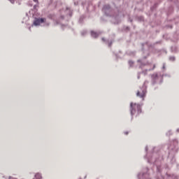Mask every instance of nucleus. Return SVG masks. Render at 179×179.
I'll list each match as a JSON object with an SVG mask.
<instances>
[{
  "mask_svg": "<svg viewBox=\"0 0 179 179\" xmlns=\"http://www.w3.org/2000/svg\"><path fill=\"white\" fill-rule=\"evenodd\" d=\"M169 156L171 155H176L178 152V140H173L171 142V145L169 147Z\"/></svg>",
  "mask_w": 179,
  "mask_h": 179,
  "instance_id": "nucleus-3",
  "label": "nucleus"
},
{
  "mask_svg": "<svg viewBox=\"0 0 179 179\" xmlns=\"http://www.w3.org/2000/svg\"><path fill=\"white\" fill-rule=\"evenodd\" d=\"M148 163H155V164L157 169V176L155 177L156 179H178V176L169 175L168 173L166 174L165 177H163V176H162V162L158 161L157 159H148Z\"/></svg>",
  "mask_w": 179,
  "mask_h": 179,
  "instance_id": "nucleus-1",
  "label": "nucleus"
},
{
  "mask_svg": "<svg viewBox=\"0 0 179 179\" xmlns=\"http://www.w3.org/2000/svg\"><path fill=\"white\" fill-rule=\"evenodd\" d=\"M44 23V18H35L34 20V26H40V24Z\"/></svg>",
  "mask_w": 179,
  "mask_h": 179,
  "instance_id": "nucleus-7",
  "label": "nucleus"
},
{
  "mask_svg": "<svg viewBox=\"0 0 179 179\" xmlns=\"http://www.w3.org/2000/svg\"><path fill=\"white\" fill-rule=\"evenodd\" d=\"M142 113V106L139 103H130V113L131 117L139 115Z\"/></svg>",
  "mask_w": 179,
  "mask_h": 179,
  "instance_id": "nucleus-2",
  "label": "nucleus"
},
{
  "mask_svg": "<svg viewBox=\"0 0 179 179\" xmlns=\"http://www.w3.org/2000/svg\"><path fill=\"white\" fill-rule=\"evenodd\" d=\"M162 69L166 70V63L163 64Z\"/></svg>",
  "mask_w": 179,
  "mask_h": 179,
  "instance_id": "nucleus-22",
  "label": "nucleus"
},
{
  "mask_svg": "<svg viewBox=\"0 0 179 179\" xmlns=\"http://www.w3.org/2000/svg\"><path fill=\"white\" fill-rule=\"evenodd\" d=\"M138 62H141V65L140 66V68H142V66H145L146 65H149L148 62L143 63L142 60H138Z\"/></svg>",
  "mask_w": 179,
  "mask_h": 179,
  "instance_id": "nucleus-13",
  "label": "nucleus"
},
{
  "mask_svg": "<svg viewBox=\"0 0 179 179\" xmlns=\"http://www.w3.org/2000/svg\"><path fill=\"white\" fill-rule=\"evenodd\" d=\"M176 132H179V129H177Z\"/></svg>",
  "mask_w": 179,
  "mask_h": 179,
  "instance_id": "nucleus-29",
  "label": "nucleus"
},
{
  "mask_svg": "<svg viewBox=\"0 0 179 179\" xmlns=\"http://www.w3.org/2000/svg\"><path fill=\"white\" fill-rule=\"evenodd\" d=\"M111 44H113V42L108 43V47H111Z\"/></svg>",
  "mask_w": 179,
  "mask_h": 179,
  "instance_id": "nucleus-23",
  "label": "nucleus"
},
{
  "mask_svg": "<svg viewBox=\"0 0 179 179\" xmlns=\"http://www.w3.org/2000/svg\"><path fill=\"white\" fill-rule=\"evenodd\" d=\"M137 78H138V79H140L141 78V76L138 74Z\"/></svg>",
  "mask_w": 179,
  "mask_h": 179,
  "instance_id": "nucleus-24",
  "label": "nucleus"
},
{
  "mask_svg": "<svg viewBox=\"0 0 179 179\" xmlns=\"http://www.w3.org/2000/svg\"><path fill=\"white\" fill-rule=\"evenodd\" d=\"M162 76H170V75L167 76V74H165V75H163Z\"/></svg>",
  "mask_w": 179,
  "mask_h": 179,
  "instance_id": "nucleus-26",
  "label": "nucleus"
},
{
  "mask_svg": "<svg viewBox=\"0 0 179 179\" xmlns=\"http://www.w3.org/2000/svg\"><path fill=\"white\" fill-rule=\"evenodd\" d=\"M61 13L62 15H64V13H65V15H69V16H72V11H71L69 8H66V10H62Z\"/></svg>",
  "mask_w": 179,
  "mask_h": 179,
  "instance_id": "nucleus-8",
  "label": "nucleus"
},
{
  "mask_svg": "<svg viewBox=\"0 0 179 179\" xmlns=\"http://www.w3.org/2000/svg\"><path fill=\"white\" fill-rule=\"evenodd\" d=\"M146 83H149V82L148 81L144 82L143 87L136 93L137 97H140V99H143V100H144L145 97H146L147 91H146V86L145 85H146Z\"/></svg>",
  "mask_w": 179,
  "mask_h": 179,
  "instance_id": "nucleus-4",
  "label": "nucleus"
},
{
  "mask_svg": "<svg viewBox=\"0 0 179 179\" xmlns=\"http://www.w3.org/2000/svg\"><path fill=\"white\" fill-rule=\"evenodd\" d=\"M155 68H156V64H153V67L152 69H146V72H148V71H153V69H155Z\"/></svg>",
  "mask_w": 179,
  "mask_h": 179,
  "instance_id": "nucleus-16",
  "label": "nucleus"
},
{
  "mask_svg": "<svg viewBox=\"0 0 179 179\" xmlns=\"http://www.w3.org/2000/svg\"><path fill=\"white\" fill-rule=\"evenodd\" d=\"M91 36L94 38H97V37H99V36H100V33H97L94 31H91Z\"/></svg>",
  "mask_w": 179,
  "mask_h": 179,
  "instance_id": "nucleus-10",
  "label": "nucleus"
},
{
  "mask_svg": "<svg viewBox=\"0 0 179 179\" xmlns=\"http://www.w3.org/2000/svg\"><path fill=\"white\" fill-rule=\"evenodd\" d=\"M128 134H129L128 131L124 132V134H125V135H128Z\"/></svg>",
  "mask_w": 179,
  "mask_h": 179,
  "instance_id": "nucleus-25",
  "label": "nucleus"
},
{
  "mask_svg": "<svg viewBox=\"0 0 179 179\" xmlns=\"http://www.w3.org/2000/svg\"><path fill=\"white\" fill-rule=\"evenodd\" d=\"M145 152H148V146L145 147Z\"/></svg>",
  "mask_w": 179,
  "mask_h": 179,
  "instance_id": "nucleus-27",
  "label": "nucleus"
},
{
  "mask_svg": "<svg viewBox=\"0 0 179 179\" xmlns=\"http://www.w3.org/2000/svg\"><path fill=\"white\" fill-rule=\"evenodd\" d=\"M103 12L106 15V16H111V13L113 12L111 10V6L110 5H105L102 9Z\"/></svg>",
  "mask_w": 179,
  "mask_h": 179,
  "instance_id": "nucleus-6",
  "label": "nucleus"
},
{
  "mask_svg": "<svg viewBox=\"0 0 179 179\" xmlns=\"http://www.w3.org/2000/svg\"><path fill=\"white\" fill-rule=\"evenodd\" d=\"M170 135H172L171 131H169L166 133V136H170Z\"/></svg>",
  "mask_w": 179,
  "mask_h": 179,
  "instance_id": "nucleus-20",
  "label": "nucleus"
},
{
  "mask_svg": "<svg viewBox=\"0 0 179 179\" xmlns=\"http://www.w3.org/2000/svg\"><path fill=\"white\" fill-rule=\"evenodd\" d=\"M38 0H34V2H37Z\"/></svg>",
  "mask_w": 179,
  "mask_h": 179,
  "instance_id": "nucleus-30",
  "label": "nucleus"
},
{
  "mask_svg": "<svg viewBox=\"0 0 179 179\" xmlns=\"http://www.w3.org/2000/svg\"><path fill=\"white\" fill-rule=\"evenodd\" d=\"M86 33H87V31H83L81 32V34H82V36H85V34H86Z\"/></svg>",
  "mask_w": 179,
  "mask_h": 179,
  "instance_id": "nucleus-21",
  "label": "nucleus"
},
{
  "mask_svg": "<svg viewBox=\"0 0 179 179\" xmlns=\"http://www.w3.org/2000/svg\"><path fill=\"white\" fill-rule=\"evenodd\" d=\"M48 17V19H55V15H50Z\"/></svg>",
  "mask_w": 179,
  "mask_h": 179,
  "instance_id": "nucleus-15",
  "label": "nucleus"
},
{
  "mask_svg": "<svg viewBox=\"0 0 179 179\" xmlns=\"http://www.w3.org/2000/svg\"><path fill=\"white\" fill-rule=\"evenodd\" d=\"M112 21L113 22V23H115V24L120 23V22H121V20L120 19V15H118L116 16H113Z\"/></svg>",
  "mask_w": 179,
  "mask_h": 179,
  "instance_id": "nucleus-9",
  "label": "nucleus"
},
{
  "mask_svg": "<svg viewBox=\"0 0 179 179\" xmlns=\"http://www.w3.org/2000/svg\"><path fill=\"white\" fill-rule=\"evenodd\" d=\"M85 19V16H81L80 17V20H79V22H80V23H82V22H83V20Z\"/></svg>",
  "mask_w": 179,
  "mask_h": 179,
  "instance_id": "nucleus-17",
  "label": "nucleus"
},
{
  "mask_svg": "<svg viewBox=\"0 0 179 179\" xmlns=\"http://www.w3.org/2000/svg\"><path fill=\"white\" fill-rule=\"evenodd\" d=\"M62 20H64V15H61L58 20H56V24H61V22H62Z\"/></svg>",
  "mask_w": 179,
  "mask_h": 179,
  "instance_id": "nucleus-11",
  "label": "nucleus"
},
{
  "mask_svg": "<svg viewBox=\"0 0 179 179\" xmlns=\"http://www.w3.org/2000/svg\"><path fill=\"white\" fill-rule=\"evenodd\" d=\"M157 154H153V156H156Z\"/></svg>",
  "mask_w": 179,
  "mask_h": 179,
  "instance_id": "nucleus-31",
  "label": "nucleus"
},
{
  "mask_svg": "<svg viewBox=\"0 0 179 179\" xmlns=\"http://www.w3.org/2000/svg\"><path fill=\"white\" fill-rule=\"evenodd\" d=\"M143 52H145L147 57H149V50H143V48L142 49Z\"/></svg>",
  "mask_w": 179,
  "mask_h": 179,
  "instance_id": "nucleus-18",
  "label": "nucleus"
},
{
  "mask_svg": "<svg viewBox=\"0 0 179 179\" xmlns=\"http://www.w3.org/2000/svg\"><path fill=\"white\" fill-rule=\"evenodd\" d=\"M169 61L174 62L176 61V57L174 56H171L169 57Z\"/></svg>",
  "mask_w": 179,
  "mask_h": 179,
  "instance_id": "nucleus-14",
  "label": "nucleus"
},
{
  "mask_svg": "<svg viewBox=\"0 0 179 179\" xmlns=\"http://www.w3.org/2000/svg\"><path fill=\"white\" fill-rule=\"evenodd\" d=\"M102 41H106V40L104 39V38H102Z\"/></svg>",
  "mask_w": 179,
  "mask_h": 179,
  "instance_id": "nucleus-28",
  "label": "nucleus"
},
{
  "mask_svg": "<svg viewBox=\"0 0 179 179\" xmlns=\"http://www.w3.org/2000/svg\"><path fill=\"white\" fill-rule=\"evenodd\" d=\"M129 66H132V65H134V62L129 60Z\"/></svg>",
  "mask_w": 179,
  "mask_h": 179,
  "instance_id": "nucleus-19",
  "label": "nucleus"
},
{
  "mask_svg": "<svg viewBox=\"0 0 179 179\" xmlns=\"http://www.w3.org/2000/svg\"><path fill=\"white\" fill-rule=\"evenodd\" d=\"M151 79H152V84L156 85V83H157V80H159V79H162V75L157 73H155L151 76Z\"/></svg>",
  "mask_w": 179,
  "mask_h": 179,
  "instance_id": "nucleus-5",
  "label": "nucleus"
},
{
  "mask_svg": "<svg viewBox=\"0 0 179 179\" xmlns=\"http://www.w3.org/2000/svg\"><path fill=\"white\" fill-rule=\"evenodd\" d=\"M143 47H148V48H150L152 47V44L149 43L148 42H146L145 43H142Z\"/></svg>",
  "mask_w": 179,
  "mask_h": 179,
  "instance_id": "nucleus-12",
  "label": "nucleus"
}]
</instances>
